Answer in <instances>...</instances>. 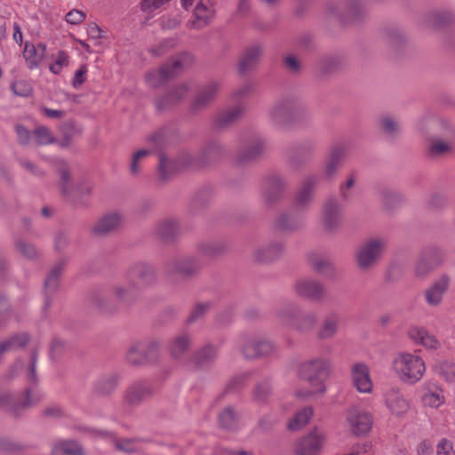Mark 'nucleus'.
I'll list each match as a JSON object with an SVG mask.
<instances>
[{"label": "nucleus", "instance_id": "64", "mask_svg": "<svg viewBox=\"0 0 455 455\" xmlns=\"http://www.w3.org/2000/svg\"><path fill=\"white\" fill-rule=\"evenodd\" d=\"M167 140L165 130H159L148 137V141L152 143L156 148H161Z\"/></svg>", "mask_w": 455, "mask_h": 455}, {"label": "nucleus", "instance_id": "43", "mask_svg": "<svg viewBox=\"0 0 455 455\" xmlns=\"http://www.w3.org/2000/svg\"><path fill=\"white\" fill-rule=\"evenodd\" d=\"M179 169L180 164L176 161L168 158L164 154L159 155L158 173L161 180H169Z\"/></svg>", "mask_w": 455, "mask_h": 455}, {"label": "nucleus", "instance_id": "55", "mask_svg": "<svg viewBox=\"0 0 455 455\" xmlns=\"http://www.w3.org/2000/svg\"><path fill=\"white\" fill-rule=\"evenodd\" d=\"M151 154V150L140 149L136 151L132 156L130 172L132 175H138L140 171L141 162Z\"/></svg>", "mask_w": 455, "mask_h": 455}, {"label": "nucleus", "instance_id": "12", "mask_svg": "<svg viewBox=\"0 0 455 455\" xmlns=\"http://www.w3.org/2000/svg\"><path fill=\"white\" fill-rule=\"evenodd\" d=\"M441 132L440 137H434L429 141L428 153L430 156H442L452 152L455 140V129L445 120L436 121Z\"/></svg>", "mask_w": 455, "mask_h": 455}, {"label": "nucleus", "instance_id": "8", "mask_svg": "<svg viewBox=\"0 0 455 455\" xmlns=\"http://www.w3.org/2000/svg\"><path fill=\"white\" fill-rule=\"evenodd\" d=\"M301 109V105L294 97H283L275 101L268 111L271 123L283 128L293 121Z\"/></svg>", "mask_w": 455, "mask_h": 455}, {"label": "nucleus", "instance_id": "39", "mask_svg": "<svg viewBox=\"0 0 455 455\" xmlns=\"http://www.w3.org/2000/svg\"><path fill=\"white\" fill-rule=\"evenodd\" d=\"M217 354L218 351L215 347L207 345L195 353L192 362L196 368H204L216 359Z\"/></svg>", "mask_w": 455, "mask_h": 455}, {"label": "nucleus", "instance_id": "31", "mask_svg": "<svg viewBox=\"0 0 455 455\" xmlns=\"http://www.w3.org/2000/svg\"><path fill=\"white\" fill-rule=\"evenodd\" d=\"M284 250L281 242H273L255 249L253 259L259 263L271 262L279 258Z\"/></svg>", "mask_w": 455, "mask_h": 455}, {"label": "nucleus", "instance_id": "15", "mask_svg": "<svg viewBox=\"0 0 455 455\" xmlns=\"http://www.w3.org/2000/svg\"><path fill=\"white\" fill-rule=\"evenodd\" d=\"M343 209L337 199L325 201L321 212V224L328 233H335L341 227Z\"/></svg>", "mask_w": 455, "mask_h": 455}, {"label": "nucleus", "instance_id": "45", "mask_svg": "<svg viewBox=\"0 0 455 455\" xmlns=\"http://www.w3.org/2000/svg\"><path fill=\"white\" fill-rule=\"evenodd\" d=\"M224 153V147L219 141L213 140L205 145L201 156L206 163H211L220 158Z\"/></svg>", "mask_w": 455, "mask_h": 455}, {"label": "nucleus", "instance_id": "20", "mask_svg": "<svg viewBox=\"0 0 455 455\" xmlns=\"http://www.w3.org/2000/svg\"><path fill=\"white\" fill-rule=\"evenodd\" d=\"M407 334L415 345L421 346L427 350L436 351L441 347L440 340L425 326H411Z\"/></svg>", "mask_w": 455, "mask_h": 455}, {"label": "nucleus", "instance_id": "7", "mask_svg": "<svg viewBox=\"0 0 455 455\" xmlns=\"http://www.w3.org/2000/svg\"><path fill=\"white\" fill-rule=\"evenodd\" d=\"M237 347L247 359H257L272 355L275 345L268 339L257 334L245 333L239 336Z\"/></svg>", "mask_w": 455, "mask_h": 455}, {"label": "nucleus", "instance_id": "57", "mask_svg": "<svg viewBox=\"0 0 455 455\" xmlns=\"http://www.w3.org/2000/svg\"><path fill=\"white\" fill-rule=\"evenodd\" d=\"M176 45V40L172 38L165 39L159 43L157 45L151 47L149 52L154 56H162L166 53L169 50L172 49Z\"/></svg>", "mask_w": 455, "mask_h": 455}, {"label": "nucleus", "instance_id": "21", "mask_svg": "<svg viewBox=\"0 0 455 455\" xmlns=\"http://www.w3.org/2000/svg\"><path fill=\"white\" fill-rule=\"evenodd\" d=\"M266 149L267 144L263 139L259 137L253 138L238 150L234 161L237 164L250 163L260 156Z\"/></svg>", "mask_w": 455, "mask_h": 455}, {"label": "nucleus", "instance_id": "52", "mask_svg": "<svg viewBox=\"0 0 455 455\" xmlns=\"http://www.w3.org/2000/svg\"><path fill=\"white\" fill-rule=\"evenodd\" d=\"M436 372L446 381H455V363L451 362H442L436 366Z\"/></svg>", "mask_w": 455, "mask_h": 455}, {"label": "nucleus", "instance_id": "62", "mask_svg": "<svg viewBox=\"0 0 455 455\" xmlns=\"http://www.w3.org/2000/svg\"><path fill=\"white\" fill-rule=\"evenodd\" d=\"M16 247L20 252L28 259H35L37 256L36 247L23 240L17 242Z\"/></svg>", "mask_w": 455, "mask_h": 455}, {"label": "nucleus", "instance_id": "14", "mask_svg": "<svg viewBox=\"0 0 455 455\" xmlns=\"http://www.w3.org/2000/svg\"><path fill=\"white\" fill-rule=\"evenodd\" d=\"M444 260L443 251L436 247L425 249L419 255L414 272L418 277L424 278L439 267Z\"/></svg>", "mask_w": 455, "mask_h": 455}, {"label": "nucleus", "instance_id": "28", "mask_svg": "<svg viewBox=\"0 0 455 455\" xmlns=\"http://www.w3.org/2000/svg\"><path fill=\"white\" fill-rule=\"evenodd\" d=\"M213 15L214 10L210 4V0H200L195 8V19L190 22V27L195 29H201L211 22Z\"/></svg>", "mask_w": 455, "mask_h": 455}, {"label": "nucleus", "instance_id": "25", "mask_svg": "<svg viewBox=\"0 0 455 455\" xmlns=\"http://www.w3.org/2000/svg\"><path fill=\"white\" fill-rule=\"evenodd\" d=\"M450 285V277L447 275H442L425 292V299L427 305L431 307L439 306L443 299Z\"/></svg>", "mask_w": 455, "mask_h": 455}, {"label": "nucleus", "instance_id": "19", "mask_svg": "<svg viewBox=\"0 0 455 455\" xmlns=\"http://www.w3.org/2000/svg\"><path fill=\"white\" fill-rule=\"evenodd\" d=\"M363 11V6L360 0H342L328 6L331 14L344 21L358 19Z\"/></svg>", "mask_w": 455, "mask_h": 455}, {"label": "nucleus", "instance_id": "16", "mask_svg": "<svg viewBox=\"0 0 455 455\" xmlns=\"http://www.w3.org/2000/svg\"><path fill=\"white\" fill-rule=\"evenodd\" d=\"M383 401L388 411L396 417L403 416L411 407L410 402L398 387H391L385 390Z\"/></svg>", "mask_w": 455, "mask_h": 455}, {"label": "nucleus", "instance_id": "49", "mask_svg": "<svg viewBox=\"0 0 455 455\" xmlns=\"http://www.w3.org/2000/svg\"><path fill=\"white\" fill-rule=\"evenodd\" d=\"M142 442L141 439L132 438V439H116L114 438L115 447L117 451H123L125 453H133L139 451L140 443Z\"/></svg>", "mask_w": 455, "mask_h": 455}, {"label": "nucleus", "instance_id": "34", "mask_svg": "<svg viewBox=\"0 0 455 455\" xmlns=\"http://www.w3.org/2000/svg\"><path fill=\"white\" fill-rule=\"evenodd\" d=\"M262 54V49L259 45H252L247 48L241 57L238 69L241 74H245L256 68Z\"/></svg>", "mask_w": 455, "mask_h": 455}, {"label": "nucleus", "instance_id": "24", "mask_svg": "<svg viewBox=\"0 0 455 455\" xmlns=\"http://www.w3.org/2000/svg\"><path fill=\"white\" fill-rule=\"evenodd\" d=\"M188 94V86L187 84H180L172 91L158 98L156 100V108L158 111H165L176 106L180 101L185 99Z\"/></svg>", "mask_w": 455, "mask_h": 455}, {"label": "nucleus", "instance_id": "18", "mask_svg": "<svg viewBox=\"0 0 455 455\" xmlns=\"http://www.w3.org/2000/svg\"><path fill=\"white\" fill-rule=\"evenodd\" d=\"M201 268V263L194 256H184L171 259L165 265V273L168 275H178L190 276L196 274Z\"/></svg>", "mask_w": 455, "mask_h": 455}, {"label": "nucleus", "instance_id": "63", "mask_svg": "<svg viewBox=\"0 0 455 455\" xmlns=\"http://www.w3.org/2000/svg\"><path fill=\"white\" fill-rule=\"evenodd\" d=\"M448 204L445 196L440 194H434L428 199V207L432 210L437 211L444 208Z\"/></svg>", "mask_w": 455, "mask_h": 455}, {"label": "nucleus", "instance_id": "29", "mask_svg": "<svg viewBox=\"0 0 455 455\" xmlns=\"http://www.w3.org/2000/svg\"><path fill=\"white\" fill-rule=\"evenodd\" d=\"M347 151L348 148L345 144H337L331 148L324 167V175L327 178H332L336 174Z\"/></svg>", "mask_w": 455, "mask_h": 455}, {"label": "nucleus", "instance_id": "42", "mask_svg": "<svg viewBox=\"0 0 455 455\" xmlns=\"http://www.w3.org/2000/svg\"><path fill=\"white\" fill-rule=\"evenodd\" d=\"M313 415V408L306 406L295 413L293 418L288 422L287 427L291 431L299 430L310 421Z\"/></svg>", "mask_w": 455, "mask_h": 455}, {"label": "nucleus", "instance_id": "3", "mask_svg": "<svg viewBox=\"0 0 455 455\" xmlns=\"http://www.w3.org/2000/svg\"><path fill=\"white\" fill-rule=\"evenodd\" d=\"M56 167L60 173V188L64 199L77 208L89 206L92 195V183L89 180H82L74 184L68 164L64 160H57Z\"/></svg>", "mask_w": 455, "mask_h": 455}, {"label": "nucleus", "instance_id": "54", "mask_svg": "<svg viewBox=\"0 0 455 455\" xmlns=\"http://www.w3.org/2000/svg\"><path fill=\"white\" fill-rule=\"evenodd\" d=\"M271 394V384L268 380H264L259 383L254 390V400L259 403L267 402Z\"/></svg>", "mask_w": 455, "mask_h": 455}, {"label": "nucleus", "instance_id": "1", "mask_svg": "<svg viewBox=\"0 0 455 455\" xmlns=\"http://www.w3.org/2000/svg\"><path fill=\"white\" fill-rule=\"evenodd\" d=\"M126 278V285H116L112 289L114 299L124 306L138 300L141 291L156 283V273L150 265L140 262L127 270Z\"/></svg>", "mask_w": 455, "mask_h": 455}, {"label": "nucleus", "instance_id": "44", "mask_svg": "<svg viewBox=\"0 0 455 455\" xmlns=\"http://www.w3.org/2000/svg\"><path fill=\"white\" fill-rule=\"evenodd\" d=\"M65 266V261L60 260L57 264L53 266L49 274L47 275L44 281V290L46 294L50 292H53L57 290L59 286V281L60 275L62 273L63 267Z\"/></svg>", "mask_w": 455, "mask_h": 455}, {"label": "nucleus", "instance_id": "26", "mask_svg": "<svg viewBox=\"0 0 455 455\" xmlns=\"http://www.w3.org/2000/svg\"><path fill=\"white\" fill-rule=\"evenodd\" d=\"M324 442V436L317 430L312 431L297 445V455H318Z\"/></svg>", "mask_w": 455, "mask_h": 455}, {"label": "nucleus", "instance_id": "61", "mask_svg": "<svg viewBox=\"0 0 455 455\" xmlns=\"http://www.w3.org/2000/svg\"><path fill=\"white\" fill-rule=\"evenodd\" d=\"M68 65V55L65 52H60L53 64L50 66V70L55 75L61 72L64 67Z\"/></svg>", "mask_w": 455, "mask_h": 455}, {"label": "nucleus", "instance_id": "46", "mask_svg": "<svg viewBox=\"0 0 455 455\" xmlns=\"http://www.w3.org/2000/svg\"><path fill=\"white\" fill-rule=\"evenodd\" d=\"M191 339L186 333L177 336L170 345V352L175 358L180 357L190 347Z\"/></svg>", "mask_w": 455, "mask_h": 455}, {"label": "nucleus", "instance_id": "27", "mask_svg": "<svg viewBox=\"0 0 455 455\" xmlns=\"http://www.w3.org/2000/svg\"><path fill=\"white\" fill-rule=\"evenodd\" d=\"M45 52L46 45L44 44L26 42L22 54L27 67L31 70L38 68L45 56Z\"/></svg>", "mask_w": 455, "mask_h": 455}, {"label": "nucleus", "instance_id": "30", "mask_svg": "<svg viewBox=\"0 0 455 455\" xmlns=\"http://www.w3.org/2000/svg\"><path fill=\"white\" fill-rule=\"evenodd\" d=\"M285 188L284 181L278 175H271L265 180L263 199L267 204L276 202Z\"/></svg>", "mask_w": 455, "mask_h": 455}, {"label": "nucleus", "instance_id": "58", "mask_svg": "<svg viewBox=\"0 0 455 455\" xmlns=\"http://www.w3.org/2000/svg\"><path fill=\"white\" fill-rule=\"evenodd\" d=\"M11 89L15 95L20 97H28L32 93L31 85L24 80L13 82L11 85Z\"/></svg>", "mask_w": 455, "mask_h": 455}, {"label": "nucleus", "instance_id": "2", "mask_svg": "<svg viewBox=\"0 0 455 455\" xmlns=\"http://www.w3.org/2000/svg\"><path fill=\"white\" fill-rule=\"evenodd\" d=\"M331 371V362L328 358L316 357L302 362L297 370L300 379L307 381L309 390H298L296 395L307 399L316 394H324L326 391L325 380Z\"/></svg>", "mask_w": 455, "mask_h": 455}, {"label": "nucleus", "instance_id": "11", "mask_svg": "<svg viewBox=\"0 0 455 455\" xmlns=\"http://www.w3.org/2000/svg\"><path fill=\"white\" fill-rule=\"evenodd\" d=\"M157 391L156 386L147 379L132 382L124 394V403L128 407H138L151 398Z\"/></svg>", "mask_w": 455, "mask_h": 455}, {"label": "nucleus", "instance_id": "38", "mask_svg": "<svg viewBox=\"0 0 455 455\" xmlns=\"http://www.w3.org/2000/svg\"><path fill=\"white\" fill-rule=\"evenodd\" d=\"M219 84L212 82L204 86L195 98L192 107L194 109H200L212 101L218 92Z\"/></svg>", "mask_w": 455, "mask_h": 455}, {"label": "nucleus", "instance_id": "48", "mask_svg": "<svg viewBox=\"0 0 455 455\" xmlns=\"http://www.w3.org/2000/svg\"><path fill=\"white\" fill-rule=\"evenodd\" d=\"M220 426L226 429H235L238 424V417L232 407H226L219 415Z\"/></svg>", "mask_w": 455, "mask_h": 455}, {"label": "nucleus", "instance_id": "59", "mask_svg": "<svg viewBox=\"0 0 455 455\" xmlns=\"http://www.w3.org/2000/svg\"><path fill=\"white\" fill-rule=\"evenodd\" d=\"M355 181H356V176L355 173H351L349 174V176L347 177V180L340 184L339 186V194H340V196L341 198L344 200V201H347L351 198V188H354L355 184Z\"/></svg>", "mask_w": 455, "mask_h": 455}, {"label": "nucleus", "instance_id": "50", "mask_svg": "<svg viewBox=\"0 0 455 455\" xmlns=\"http://www.w3.org/2000/svg\"><path fill=\"white\" fill-rule=\"evenodd\" d=\"M118 385V378L116 375H110L99 379L95 388L97 392L102 395L111 393Z\"/></svg>", "mask_w": 455, "mask_h": 455}, {"label": "nucleus", "instance_id": "10", "mask_svg": "<svg viewBox=\"0 0 455 455\" xmlns=\"http://www.w3.org/2000/svg\"><path fill=\"white\" fill-rule=\"evenodd\" d=\"M43 394L35 390L32 387H28L19 396L12 395H0V405L7 406L8 410L13 414L18 415L43 399Z\"/></svg>", "mask_w": 455, "mask_h": 455}, {"label": "nucleus", "instance_id": "13", "mask_svg": "<svg viewBox=\"0 0 455 455\" xmlns=\"http://www.w3.org/2000/svg\"><path fill=\"white\" fill-rule=\"evenodd\" d=\"M279 316L287 326L300 332L310 331L317 322V315L313 312L297 315L293 307L284 308L279 313Z\"/></svg>", "mask_w": 455, "mask_h": 455}, {"label": "nucleus", "instance_id": "9", "mask_svg": "<svg viewBox=\"0 0 455 455\" xmlns=\"http://www.w3.org/2000/svg\"><path fill=\"white\" fill-rule=\"evenodd\" d=\"M387 246L384 238L373 237L364 242L356 251L355 260L361 270L367 271L376 266Z\"/></svg>", "mask_w": 455, "mask_h": 455}, {"label": "nucleus", "instance_id": "23", "mask_svg": "<svg viewBox=\"0 0 455 455\" xmlns=\"http://www.w3.org/2000/svg\"><path fill=\"white\" fill-rule=\"evenodd\" d=\"M347 421L353 434L356 435L368 433L372 423L371 416L357 408L348 410Z\"/></svg>", "mask_w": 455, "mask_h": 455}, {"label": "nucleus", "instance_id": "33", "mask_svg": "<svg viewBox=\"0 0 455 455\" xmlns=\"http://www.w3.org/2000/svg\"><path fill=\"white\" fill-rule=\"evenodd\" d=\"M155 343L137 342L133 344L127 351L126 359L133 365H140L148 362L152 356L146 354L147 348H155Z\"/></svg>", "mask_w": 455, "mask_h": 455}, {"label": "nucleus", "instance_id": "36", "mask_svg": "<svg viewBox=\"0 0 455 455\" xmlns=\"http://www.w3.org/2000/svg\"><path fill=\"white\" fill-rule=\"evenodd\" d=\"M308 262L317 273L326 276L327 278L334 277L335 267L330 259L323 258L317 253H310L308 255Z\"/></svg>", "mask_w": 455, "mask_h": 455}, {"label": "nucleus", "instance_id": "40", "mask_svg": "<svg viewBox=\"0 0 455 455\" xmlns=\"http://www.w3.org/2000/svg\"><path fill=\"white\" fill-rule=\"evenodd\" d=\"M339 318L336 313L328 315L317 332L320 339H330L335 336L338 331Z\"/></svg>", "mask_w": 455, "mask_h": 455}, {"label": "nucleus", "instance_id": "53", "mask_svg": "<svg viewBox=\"0 0 455 455\" xmlns=\"http://www.w3.org/2000/svg\"><path fill=\"white\" fill-rule=\"evenodd\" d=\"M423 402L426 405L438 408L444 402V396L442 390H429L423 395Z\"/></svg>", "mask_w": 455, "mask_h": 455}, {"label": "nucleus", "instance_id": "22", "mask_svg": "<svg viewBox=\"0 0 455 455\" xmlns=\"http://www.w3.org/2000/svg\"><path fill=\"white\" fill-rule=\"evenodd\" d=\"M351 380L356 390L363 394L372 392L373 382L369 366L364 363H355L351 367Z\"/></svg>", "mask_w": 455, "mask_h": 455}, {"label": "nucleus", "instance_id": "35", "mask_svg": "<svg viewBox=\"0 0 455 455\" xmlns=\"http://www.w3.org/2000/svg\"><path fill=\"white\" fill-rule=\"evenodd\" d=\"M243 112V107L238 104L218 113L214 118L213 124L217 128H225L235 123Z\"/></svg>", "mask_w": 455, "mask_h": 455}, {"label": "nucleus", "instance_id": "41", "mask_svg": "<svg viewBox=\"0 0 455 455\" xmlns=\"http://www.w3.org/2000/svg\"><path fill=\"white\" fill-rule=\"evenodd\" d=\"M52 455H84L81 445L72 440H62L52 447Z\"/></svg>", "mask_w": 455, "mask_h": 455}, {"label": "nucleus", "instance_id": "60", "mask_svg": "<svg viewBox=\"0 0 455 455\" xmlns=\"http://www.w3.org/2000/svg\"><path fill=\"white\" fill-rule=\"evenodd\" d=\"M385 40L391 46L398 47L404 42V36L397 29H389L385 32Z\"/></svg>", "mask_w": 455, "mask_h": 455}, {"label": "nucleus", "instance_id": "6", "mask_svg": "<svg viewBox=\"0 0 455 455\" xmlns=\"http://www.w3.org/2000/svg\"><path fill=\"white\" fill-rule=\"evenodd\" d=\"M194 57L188 52L180 53L171 59L159 69L148 72L146 75L147 84L154 88L164 84L169 79L175 77L190 67Z\"/></svg>", "mask_w": 455, "mask_h": 455}, {"label": "nucleus", "instance_id": "37", "mask_svg": "<svg viewBox=\"0 0 455 455\" xmlns=\"http://www.w3.org/2000/svg\"><path fill=\"white\" fill-rule=\"evenodd\" d=\"M180 224L175 219L160 221L155 228L156 235L164 241L174 238L180 233Z\"/></svg>", "mask_w": 455, "mask_h": 455}, {"label": "nucleus", "instance_id": "17", "mask_svg": "<svg viewBox=\"0 0 455 455\" xmlns=\"http://www.w3.org/2000/svg\"><path fill=\"white\" fill-rule=\"evenodd\" d=\"M294 290L298 296L316 302L323 300L327 294L323 283L311 278L298 280Z\"/></svg>", "mask_w": 455, "mask_h": 455}, {"label": "nucleus", "instance_id": "51", "mask_svg": "<svg viewBox=\"0 0 455 455\" xmlns=\"http://www.w3.org/2000/svg\"><path fill=\"white\" fill-rule=\"evenodd\" d=\"M33 135L36 143L39 146L52 144L56 141L51 131L45 126L36 127L33 132Z\"/></svg>", "mask_w": 455, "mask_h": 455}, {"label": "nucleus", "instance_id": "32", "mask_svg": "<svg viewBox=\"0 0 455 455\" xmlns=\"http://www.w3.org/2000/svg\"><path fill=\"white\" fill-rule=\"evenodd\" d=\"M122 224V216L117 212L103 215L93 226L92 231L98 235H104L116 230Z\"/></svg>", "mask_w": 455, "mask_h": 455}, {"label": "nucleus", "instance_id": "5", "mask_svg": "<svg viewBox=\"0 0 455 455\" xmlns=\"http://www.w3.org/2000/svg\"><path fill=\"white\" fill-rule=\"evenodd\" d=\"M392 368L402 382L410 385L419 381L426 371L424 360L419 355L406 352L395 356Z\"/></svg>", "mask_w": 455, "mask_h": 455}, {"label": "nucleus", "instance_id": "47", "mask_svg": "<svg viewBox=\"0 0 455 455\" xmlns=\"http://www.w3.org/2000/svg\"><path fill=\"white\" fill-rule=\"evenodd\" d=\"M379 126L383 133L394 137L400 132L399 122L391 116H385L379 119Z\"/></svg>", "mask_w": 455, "mask_h": 455}, {"label": "nucleus", "instance_id": "4", "mask_svg": "<svg viewBox=\"0 0 455 455\" xmlns=\"http://www.w3.org/2000/svg\"><path fill=\"white\" fill-rule=\"evenodd\" d=\"M317 182L318 178L316 176H308L303 180L301 188L295 195L291 212L283 213L276 220L275 226L279 229L295 230L304 224L303 218L295 214V212L304 210L309 205Z\"/></svg>", "mask_w": 455, "mask_h": 455}, {"label": "nucleus", "instance_id": "56", "mask_svg": "<svg viewBox=\"0 0 455 455\" xmlns=\"http://www.w3.org/2000/svg\"><path fill=\"white\" fill-rule=\"evenodd\" d=\"M212 307V303L211 302H199L197 303L193 310L191 311L190 315L188 317V323H194L196 320L200 319L204 316Z\"/></svg>", "mask_w": 455, "mask_h": 455}]
</instances>
